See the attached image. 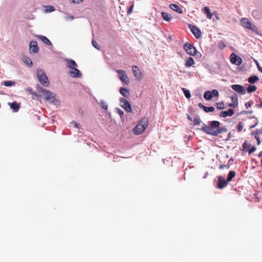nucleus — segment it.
<instances>
[{
	"label": "nucleus",
	"mask_w": 262,
	"mask_h": 262,
	"mask_svg": "<svg viewBox=\"0 0 262 262\" xmlns=\"http://www.w3.org/2000/svg\"><path fill=\"white\" fill-rule=\"evenodd\" d=\"M220 125L219 121H212L209 126L204 125L201 130L207 134L214 136L227 132V129L225 126L220 127Z\"/></svg>",
	"instance_id": "nucleus-1"
},
{
	"label": "nucleus",
	"mask_w": 262,
	"mask_h": 262,
	"mask_svg": "<svg viewBox=\"0 0 262 262\" xmlns=\"http://www.w3.org/2000/svg\"><path fill=\"white\" fill-rule=\"evenodd\" d=\"M30 51L33 53H36L39 51L37 43L36 41H31L30 43Z\"/></svg>",
	"instance_id": "nucleus-13"
},
{
	"label": "nucleus",
	"mask_w": 262,
	"mask_h": 262,
	"mask_svg": "<svg viewBox=\"0 0 262 262\" xmlns=\"http://www.w3.org/2000/svg\"><path fill=\"white\" fill-rule=\"evenodd\" d=\"M83 0H69L70 2L72 4H78L82 2Z\"/></svg>",
	"instance_id": "nucleus-41"
},
{
	"label": "nucleus",
	"mask_w": 262,
	"mask_h": 262,
	"mask_svg": "<svg viewBox=\"0 0 262 262\" xmlns=\"http://www.w3.org/2000/svg\"><path fill=\"white\" fill-rule=\"evenodd\" d=\"M219 47L221 49H224V48H225L226 47V44H225V43L224 42H223V41H221L219 42Z\"/></svg>",
	"instance_id": "nucleus-37"
},
{
	"label": "nucleus",
	"mask_w": 262,
	"mask_h": 262,
	"mask_svg": "<svg viewBox=\"0 0 262 262\" xmlns=\"http://www.w3.org/2000/svg\"><path fill=\"white\" fill-rule=\"evenodd\" d=\"M15 84V82L12 81H6L4 82V85H5L6 86L14 85Z\"/></svg>",
	"instance_id": "nucleus-34"
},
{
	"label": "nucleus",
	"mask_w": 262,
	"mask_h": 262,
	"mask_svg": "<svg viewBox=\"0 0 262 262\" xmlns=\"http://www.w3.org/2000/svg\"><path fill=\"white\" fill-rule=\"evenodd\" d=\"M37 37L48 46H52L51 42L46 37L42 35H38Z\"/></svg>",
	"instance_id": "nucleus-22"
},
{
	"label": "nucleus",
	"mask_w": 262,
	"mask_h": 262,
	"mask_svg": "<svg viewBox=\"0 0 262 262\" xmlns=\"http://www.w3.org/2000/svg\"><path fill=\"white\" fill-rule=\"evenodd\" d=\"M73 123L74 124V126H75V127H77V128H78V125H79V124H78L76 121H74V122H73Z\"/></svg>",
	"instance_id": "nucleus-52"
},
{
	"label": "nucleus",
	"mask_w": 262,
	"mask_h": 262,
	"mask_svg": "<svg viewBox=\"0 0 262 262\" xmlns=\"http://www.w3.org/2000/svg\"><path fill=\"white\" fill-rule=\"evenodd\" d=\"M213 14L215 16V18L217 20H220V16L216 11H214L213 12Z\"/></svg>",
	"instance_id": "nucleus-46"
},
{
	"label": "nucleus",
	"mask_w": 262,
	"mask_h": 262,
	"mask_svg": "<svg viewBox=\"0 0 262 262\" xmlns=\"http://www.w3.org/2000/svg\"><path fill=\"white\" fill-rule=\"evenodd\" d=\"M198 106L200 108L203 109L204 111L206 113L212 112L214 111V107H213V106L207 107V106L204 105L201 103H200L198 104Z\"/></svg>",
	"instance_id": "nucleus-19"
},
{
	"label": "nucleus",
	"mask_w": 262,
	"mask_h": 262,
	"mask_svg": "<svg viewBox=\"0 0 262 262\" xmlns=\"http://www.w3.org/2000/svg\"><path fill=\"white\" fill-rule=\"evenodd\" d=\"M23 61L28 66H31L32 64V62L31 59L27 57V56H24L23 57Z\"/></svg>",
	"instance_id": "nucleus-30"
},
{
	"label": "nucleus",
	"mask_w": 262,
	"mask_h": 262,
	"mask_svg": "<svg viewBox=\"0 0 262 262\" xmlns=\"http://www.w3.org/2000/svg\"><path fill=\"white\" fill-rule=\"evenodd\" d=\"M211 92L212 96H214L215 97H217L219 96V92L216 90H213Z\"/></svg>",
	"instance_id": "nucleus-38"
},
{
	"label": "nucleus",
	"mask_w": 262,
	"mask_h": 262,
	"mask_svg": "<svg viewBox=\"0 0 262 262\" xmlns=\"http://www.w3.org/2000/svg\"><path fill=\"white\" fill-rule=\"evenodd\" d=\"M194 63V61L193 59L191 57H190L186 60L185 65L187 67H190L192 66Z\"/></svg>",
	"instance_id": "nucleus-27"
},
{
	"label": "nucleus",
	"mask_w": 262,
	"mask_h": 262,
	"mask_svg": "<svg viewBox=\"0 0 262 262\" xmlns=\"http://www.w3.org/2000/svg\"><path fill=\"white\" fill-rule=\"evenodd\" d=\"M92 45L95 48H96L97 49H99L98 43L95 40H92Z\"/></svg>",
	"instance_id": "nucleus-42"
},
{
	"label": "nucleus",
	"mask_w": 262,
	"mask_h": 262,
	"mask_svg": "<svg viewBox=\"0 0 262 262\" xmlns=\"http://www.w3.org/2000/svg\"><path fill=\"white\" fill-rule=\"evenodd\" d=\"M251 134L255 136V138L256 139L257 141V144L259 145L260 143V141L259 135L262 134V127L255 132H252Z\"/></svg>",
	"instance_id": "nucleus-17"
},
{
	"label": "nucleus",
	"mask_w": 262,
	"mask_h": 262,
	"mask_svg": "<svg viewBox=\"0 0 262 262\" xmlns=\"http://www.w3.org/2000/svg\"><path fill=\"white\" fill-rule=\"evenodd\" d=\"M48 8H49V12H53L55 10V8L53 6H48Z\"/></svg>",
	"instance_id": "nucleus-47"
},
{
	"label": "nucleus",
	"mask_w": 262,
	"mask_h": 262,
	"mask_svg": "<svg viewBox=\"0 0 262 262\" xmlns=\"http://www.w3.org/2000/svg\"><path fill=\"white\" fill-rule=\"evenodd\" d=\"M9 105L14 112H17L20 107L19 105L16 102L9 103Z\"/></svg>",
	"instance_id": "nucleus-23"
},
{
	"label": "nucleus",
	"mask_w": 262,
	"mask_h": 262,
	"mask_svg": "<svg viewBox=\"0 0 262 262\" xmlns=\"http://www.w3.org/2000/svg\"><path fill=\"white\" fill-rule=\"evenodd\" d=\"M259 107H262V101L260 102V104H259Z\"/></svg>",
	"instance_id": "nucleus-56"
},
{
	"label": "nucleus",
	"mask_w": 262,
	"mask_h": 262,
	"mask_svg": "<svg viewBox=\"0 0 262 262\" xmlns=\"http://www.w3.org/2000/svg\"><path fill=\"white\" fill-rule=\"evenodd\" d=\"M252 103H253V101H252L246 102L245 103L246 107L247 108H248L249 107H250L251 106Z\"/></svg>",
	"instance_id": "nucleus-43"
},
{
	"label": "nucleus",
	"mask_w": 262,
	"mask_h": 262,
	"mask_svg": "<svg viewBox=\"0 0 262 262\" xmlns=\"http://www.w3.org/2000/svg\"><path fill=\"white\" fill-rule=\"evenodd\" d=\"M189 27L191 31L196 38H199L201 36V32L198 27L193 25H190Z\"/></svg>",
	"instance_id": "nucleus-12"
},
{
	"label": "nucleus",
	"mask_w": 262,
	"mask_h": 262,
	"mask_svg": "<svg viewBox=\"0 0 262 262\" xmlns=\"http://www.w3.org/2000/svg\"><path fill=\"white\" fill-rule=\"evenodd\" d=\"M256 150V148L254 146H253L250 148V149L249 150V154H251L253 152H254Z\"/></svg>",
	"instance_id": "nucleus-44"
},
{
	"label": "nucleus",
	"mask_w": 262,
	"mask_h": 262,
	"mask_svg": "<svg viewBox=\"0 0 262 262\" xmlns=\"http://www.w3.org/2000/svg\"><path fill=\"white\" fill-rule=\"evenodd\" d=\"M227 180L222 178V176L218 177L217 187L219 189L224 188L228 184Z\"/></svg>",
	"instance_id": "nucleus-11"
},
{
	"label": "nucleus",
	"mask_w": 262,
	"mask_h": 262,
	"mask_svg": "<svg viewBox=\"0 0 262 262\" xmlns=\"http://www.w3.org/2000/svg\"><path fill=\"white\" fill-rule=\"evenodd\" d=\"M36 74L39 82L44 86L48 87L50 85V82L45 72L41 69H38Z\"/></svg>",
	"instance_id": "nucleus-3"
},
{
	"label": "nucleus",
	"mask_w": 262,
	"mask_h": 262,
	"mask_svg": "<svg viewBox=\"0 0 262 262\" xmlns=\"http://www.w3.org/2000/svg\"><path fill=\"white\" fill-rule=\"evenodd\" d=\"M69 74L70 76L72 77L79 78L81 76L80 71L78 69H77V68L73 69L72 70L69 72Z\"/></svg>",
	"instance_id": "nucleus-16"
},
{
	"label": "nucleus",
	"mask_w": 262,
	"mask_h": 262,
	"mask_svg": "<svg viewBox=\"0 0 262 262\" xmlns=\"http://www.w3.org/2000/svg\"><path fill=\"white\" fill-rule=\"evenodd\" d=\"M120 105L127 112H132V109L129 101L124 98H121L120 100Z\"/></svg>",
	"instance_id": "nucleus-8"
},
{
	"label": "nucleus",
	"mask_w": 262,
	"mask_h": 262,
	"mask_svg": "<svg viewBox=\"0 0 262 262\" xmlns=\"http://www.w3.org/2000/svg\"><path fill=\"white\" fill-rule=\"evenodd\" d=\"M216 107L218 109L222 110L225 108V104H224V103L223 102L216 103Z\"/></svg>",
	"instance_id": "nucleus-35"
},
{
	"label": "nucleus",
	"mask_w": 262,
	"mask_h": 262,
	"mask_svg": "<svg viewBox=\"0 0 262 262\" xmlns=\"http://www.w3.org/2000/svg\"><path fill=\"white\" fill-rule=\"evenodd\" d=\"M119 92L120 94L125 98H127L129 96V91L124 88H121Z\"/></svg>",
	"instance_id": "nucleus-24"
},
{
	"label": "nucleus",
	"mask_w": 262,
	"mask_h": 262,
	"mask_svg": "<svg viewBox=\"0 0 262 262\" xmlns=\"http://www.w3.org/2000/svg\"><path fill=\"white\" fill-rule=\"evenodd\" d=\"M182 90L183 91L184 94L185 96V97L187 98H190L191 97V94L189 90H186L185 89L183 88L182 89Z\"/></svg>",
	"instance_id": "nucleus-33"
},
{
	"label": "nucleus",
	"mask_w": 262,
	"mask_h": 262,
	"mask_svg": "<svg viewBox=\"0 0 262 262\" xmlns=\"http://www.w3.org/2000/svg\"><path fill=\"white\" fill-rule=\"evenodd\" d=\"M66 61L67 63L68 67L69 68L73 69L75 68H77V64L74 60L71 59H66Z\"/></svg>",
	"instance_id": "nucleus-20"
},
{
	"label": "nucleus",
	"mask_w": 262,
	"mask_h": 262,
	"mask_svg": "<svg viewBox=\"0 0 262 262\" xmlns=\"http://www.w3.org/2000/svg\"><path fill=\"white\" fill-rule=\"evenodd\" d=\"M194 122L195 124L199 125L201 122V120L199 117H197L194 119Z\"/></svg>",
	"instance_id": "nucleus-40"
},
{
	"label": "nucleus",
	"mask_w": 262,
	"mask_h": 262,
	"mask_svg": "<svg viewBox=\"0 0 262 262\" xmlns=\"http://www.w3.org/2000/svg\"><path fill=\"white\" fill-rule=\"evenodd\" d=\"M101 105L102 108L104 110H107V105L104 101H101Z\"/></svg>",
	"instance_id": "nucleus-39"
},
{
	"label": "nucleus",
	"mask_w": 262,
	"mask_h": 262,
	"mask_svg": "<svg viewBox=\"0 0 262 262\" xmlns=\"http://www.w3.org/2000/svg\"><path fill=\"white\" fill-rule=\"evenodd\" d=\"M247 141H245L243 145V149L244 150H246L247 147Z\"/></svg>",
	"instance_id": "nucleus-50"
},
{
	"label": "nucleus",
	"mask_w": 262,
	"mask_h": 262,
	"mask_svg": "<svg viewBox=\"0 0 262 262\" xmlns=\"http://www.w3.org/2000/svg\"><path fill=\"white\" fill-rule=\"evenodd\" d=\"M117 76L122 82L128 85L129 83V79L125 71L122 70L117 71Z\"/></svg>",
	"instance_id": "nucleus-5"
},
{
	"label": "nucleus",
	"mask_w": 262,
	"mask_h": 262,
	"mask_svg": "<svg viewBox=\"0 0 262 262\" xmlns=\"http://www.w3.org/2000/svg\"><path fill=\"white\" fill-rule=\"evenodd\" d=\"M169 8L173 10V11H175L177 12L178 13L180 14L183 13V11L182 8H181L179 5L174 4H172L169 5Z\"/></svg>",
	"instance_id": "nucleus-18"
},
{
	"label": "nucleus",
	"mask_w": 262,
	"mask_h": 262,
	"mask_svg": "<svg viewBox=\"0 0 262 262\" xmlns=\"http://www.w3.org/2000/svg\"><path fill=\"white\" fill-rule=\"evenodd\" d=\"M225 166H226V165H221V166H220V169H222V168H224V167H225Z\"/></svg>",
	"instance_id": "nucleus-55"
},
{
	"label": "nucleus",
	"mask_w": 262,
	"mask_h": 262,
	"mask_svg": "<svg viewBox=\"0 0 262 262\" xmlns=\"http://www.w3.org/2000/svg\"><path fill=\"white\" fill-rule=\"evenodd\" d=\"M149 124V120L147 118H143L139 123L134 128L133 132L135 135H140L142 133Z\"/></svg>",
	"instance_id": "nucleus-2"
},
{
	"label": "nucleus",
	"mask_w": 262,
	"mask_h": 262,
	"mask_svg": "<svg viewBox=\"0 0 262 262\" xmlns=\"http://www.w3.org/2000/svg\"><path fill=\"white\" fill-rule=\"evenodd\" d=\"M187 118H188V119L189 120H190V121H192V118H191L189 115H188V116H187Z\"/></svg>",
	"instance_id": "nucleus-54"
},
{
	"label": "nucleus",
	"mask_w": 262,
	"mask_h": 262,
	"mask_svg": "<svg viewBox=\"0 0 262 262\" xmlns=\"http://www.w3.org/2000/svg\"><path fill=\"white\" fill-rule=\"evenodd\" d=\"M161 15H162V18L165 20H166L167 21H169L171 20L172 17L169 13H168L167 12H162L161 13Z\"/></svg>",
	"instance_id": "nucleus-26"
},
{
	"label": "nucleus",
	"mask_w": 262,
	"mask_h": 262,
	"mask_svg": "<svg viewBox=\"0 0 262 262\" xmlns=\"http://www.w3.org/2000/svg\"><path fill=\"white\" fill-rule=\"evenodd\" d=\"M186 53L190 55H194L196 53L195 48L188 42L186 43L183 47Z\"/></svg>",
	"instance_id": "nucleus-6"
},
{
	"label": "nucleus",
	"mask_w": 262,
	"mask_h": 262,
	"mask_svg": "<svg viewBox=\"0 0 262 262\" xmlns=\"http://www.w3.org/2000/svg\"><path fill=\"white\" fill-rule=\"evenodd\" d=\"M241 22L242 26L245 28L251 30L254 32L256 31L257 30V27L247 18H242Z\"/></svg>",
	"instance_id": "nucleus-4"
},
{
	"label": "nucleus",
	"mask_w": 262,
	"mask_h": 262,
	"mask_svg": "<svg viewBox=\"0 0 262 262\" xmlns=\"http://www.w3.org/2000/svg\"><path fill=\"white\" fill-rule=\"evenodd\" d=\"M231 100L232 103L229 104V106L231 107H236L238 105V99L236 94L231 97Z\"/></svg>",
	"instance_id": "nucleus-21"
},
{
	"label": "nucleus",
	"mask_w": 262,
	"mask_h": 262,
	"mask_svg": "<svg viewBox=\"0 0 262 262\" xmlns=\"http://www.w3.org/2000/svg\"><path fill=\"white\" fill-rule=\"evenodd\" d=\"M253 113L252 111H243L241 112V114H252Z\"/></svg>",
	"instance_id": "nucleus-49"
},
{
	"label": "nucleus",
	"mask_w": 262,
	"mask_h": 262,
	"mask_svg": "<svg viewBox=\"0 0 262 262\" xmlns=\"http://www.w3.org/2000/svg\"><path fill=\"white\" fill-rule=\"evenodd\" d=\"M203 11H204V13L206 14L207 17L210 19L212 18V14L211 13L209 8L208 7H205L203 9Z\"/></svg>",
	"instance_id": "nucleus-25"
},
{
	"label": "nucleus",
	"mask_w": 262,
	"mask_h": 262,
	"mask_svg": "<svg viewBox=\"0 0 262 262\" xmlns=\"http://www.w3.org/2000/svg\"><path fill=\"white\" fill-rule=\"evenodd\" d=\"M133 5H132L131 6H130L128 9V11H127V13L128 14H130L132 13L133 12Z\"/></svg>",
	"instance_id": "nucleus-45"
},
{
	"label": "nucleus",
	"mask_w": 262,
	"mask_h": 262,
	"mask_svg": "<svg viewBox=\"0 0 262 262\" xmlns=\"http://www.w3.org/2000/svg\"><path fill=\"white\" fill-rule=\"evenodd\" d=\"M232 89L242 94H244L245 93V90L244 88V87L241 85L239 84H234L231 86Z\"/></svg>",
	"instance_id": "nucleus-14"
},
{
	"label": "nucleus",
	"mask_w": 262,
	"mask_h": 262,
	"mask_svg": "<svg viewBox=\"0 0 262 262\" xmlns=\"http://www.w3.org/2000/svg\"><path fill=\"white\" fill-rule=\"evenodd\" d=\"M257 124V122H256L253 125L250 126V129L255 127Z\"/></svg>",
	"instance_id": "nucleus-53"
},
{
	"label": "nucleus",
	"mask_w": 262,
	"mask_h": 262,
	"mask_svg": "<svg viewBox=\"0 0 262 262\" xmlns=\"http://www.w3.org/2000/svg\"><path fill=\"white\" fill-rule=\"evenodd\" d=\"M258 80H259L258 77L254 75V76H252L249 77L248 81L249 83L253 84L256 81H258Z\"/></svg>",
	"instance_id": "nucleus-28"
},
{
	"label": "nucleus",
	"mask_w": 262,
	"mask_h": 262,
	"mask_svg": "<svg viewBox=\"0 0 262 262\" xmlns=\"http://www.w3.org/2000/svg\"><path fill=\"white\" fill-rule=\"evenodd\" d=\"M117 113L120 115V116H122L123 115V112L121 110H120V109L119 108H117Z\"/></svg>",
	"instance_id": "nucleus-51"
},
{
	"label": "nucleus",
	"mask_w": 262,
	"mask_h": 262,
	"mask_svg": "<svg viewBox=\"0 0 262 262\" xmlns=\"http://www.w3.org/2000/svg\"><path fill=\"white\" fill-rule=\"evenodd\" d=\"M132 71L134 76L137 80H140L142 78L143 74L137 66H132Z\"/></svg>",
	"instance_id": "nucleus-9"
},
{
	"label": "nucleus",
	"mask_w": 262,
	"mask_h": 262,
	"mask_svg": "<svg viewBox=\"0 0 262 262\" xmlns=\"http://www.w3.org/2000/svg\"><path fill=\"white\" fill-rule=\"evenodd\" d=\"M32 90V89H30V91ZM28 91H30V90L28 89Z\"/></svg>",
	"instance_id": "nucleus-57"
},
{
	"label": "nucleus",
	"mask_w": 262,
	"mask_h": 262,
	"mask_svg": "<svg viewBox=\"0 0 262 262\" xmlns=\"http://www.w3.org/2000/svg\"><path fill=\"white\" fill-rule=\"evenodd\" d=\"M40 92L43 94L45 99L47 101L53 102L55 100L54 96L51 92L43 89L42 88H40Z\"/></svg>",
	"instance_id": "nucleus-7"
},
{
	"label": "nucleus",
	"mask_w": 262,
	"mask_h": 262,
	"mask_svg": "<svg viewBox=\"0 0 262 262\" xmlns=\"http://www.w3.org/2000/svg\"><path fill=\"white\" fill-rule=\"evenodd\" d=\"M204 97L206 100H210L212 99V93L210 91H206L204 94Z\"/></svg>",
	"instance_id": "nucleus-29"
},
{
	"label": "nucleus",
	"mask_w": 262,
	"mask_h": 262,
	"mask_svg": "<svg viewBox=\"0 0 262 262\" xmlns=\"http://www.w3.org/2000/svg\"><path fill=\"white\" fill-rule=\"evenodd\" d=\"M234 114V110L232 108H229L228 111H222L220 114V116L225 118L227 116H232Z\"/></svg>",
	"instance_id": "nucleus-15"
},
{
	"label": "nucleus",
	"mask_w": 262,
	"mask_h": 262,
	"mask_svg": "<svg viewBox=\"0 0 262 262\" xmlns=\"http://www.w3.org/2000/svg\"><path fill=\"white\" fill-rule=\"evenodd\" d=\"M244 125L242 122H239L237 125V130L238 133L242 132L243 130Z\"/></svg>",
	"instance_id": "nucleus-36"
},
{
	"label": "nucleus",
	"mask_w": 262,
	"mask_h": 262,
	"mask_svg": "<svg viewBox=\"0 0 262 262\" xmlns=\"http://www.w3.org/2000/svg\"><path fill=\"white\" fill-rule=\"evenodd\" d=\"M230 61L232 63L236 66L240 65L242 62V58L234 53L231 54Z\"/></svg>",
	"instance_id": "nucleus-10"
},
{
	"label": "nucleus",
	"mask_w": 262,
	"mask_h": 262,
	"mask_svg": "<svg viewBox=\"0 0 262 262\" xmlns=\"http://www.w3.org/2000/svg\"><path fill=\"white\" fill-rule=\"evenodd\" d=\"M235 176V172L234 171H230L227 179V182H230Z\"/></svg>",
	"instance_id": "nucleus-31"
},
{
	"label": "nucleus",
	"mask_w": 262,
	"mask_h": 262,
	"mask_svg": "<svg viewBox=\"0 0 262 262\" xmlns=\"http://www.w3.org/2000/svg\"><path fill=\"white\" fill-rule=\"evenodd\" d=\"M256 89H257V87L255 85H249L247 89V91L248 93H251L255 92L256 90Z\"/></svg>",
	"instance_id": "nucleus-32"
},
{
	"label": "nucleus",
	"mask_w": 262,
	"mask_h": 262,
	"mask_svg": "<svg viewBox=\"0 0 262 262\" xmlns=\"http://www.w3.org/2000/svg\"><path fill=\"white\" fill-rule=\"evenodd\" d=\"M258 70L262 73V68L259 66L257 61H256Z\"/></svg>",
	"instance_id": "nucleus-48"
}]
</instances>
